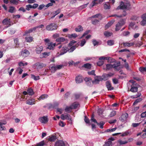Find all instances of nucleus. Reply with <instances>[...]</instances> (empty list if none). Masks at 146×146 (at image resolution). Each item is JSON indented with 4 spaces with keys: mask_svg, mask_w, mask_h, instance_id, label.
Here are the masks:
<instances>
[{
    "mask_svg": "<svg viewBox=\"0 0 146 146\" xmlns=\"http://www.w3.org/2000/svg\"><path fill=\"white\" fill-rule=\"evenodd\" d=\"M46 66V64L41 62H37L34 64L32 67L34 69L40 70Z\"/></svg>",
    "mask_w": 146,
    "mask_h": 146,
    "instance_id": "nucleus-1",
    "label": "nucleus"
},
{
    "mask_svg": "<svg viewBox=\"0 0 146 146\" xmlns=\"http://www.w3.org/2000/svg\"><path fill=\"white\" fill-rule=\"evenodd\" d=\"M58 26L55 23H51L46 27V29L49 31H52L56 30Z\"/></svg>",
    "mask_w": 146,
    "mask_h": 146,
    "instance_id": "nucleus-2",
    "label": "nucleus"
},
{
    "mask_svg": "<svg viewBox=\"0 0 146 146\" xmlns=\"http://www.w3.org/2000/svg\"><path fill=\"white\" fill-rule=\"evenodd\" d=\"M130 6V4L129 3H127L126 4H124V3L121 1L120 3V5L118 6L116 8L117 10H118L120 9H127L128 7H129Z\"/></svg>",
    "mask_w": 146,
    "mask_h": 146,
    "instance_id": "nucleus-3",
    "label": "nucleus"
},
{
    "mask_svg": "<svg viewBox=\"0 0 146 146\" xmlns=\"http://www.w3.org/2000/svg\"><path fill=\"white\" fill-rule=\"evenodd\" d=\"M113 75V74L111 73H109L108 74H104L102 76H101V79L102 81L104 80V81L108 80L109 78L112 76Z\"/></svg>",
    "mask_w": 146,
    "mask_h": 146,
    "instance_id": "nucleus-4",
    "label": "nucleus"
},
{
    "mask_svg": "<svg viewBox=\"0 0 146 146\" xmlns=\"http://www.w3.org/2000/svg\"><path fill=\"white\" fill-rule=\"evenodd\" d=\"M120 63L119 62L117 63L116 64H114L113 65H111V64H108L106 65V70H109L112 68L114 69H117L118 66H120Z\"/></svg>",
    "mask_w": 146,
    "mask_h": 146,
    "instance_id": "nucleus-5",
    "label": "nucleus"
},
{
    "mask_svg": "<svg viewBox=\"0 0 146 146\" xmlns=\"http://www.w3.org/2000/svg\"><path fill=\"white\" fill-rule=\"evenodd\" d=\"M85 121L87 123H88L89 125H92V129H95L96 128V127L94 124L93 123H96L94 121V120H90L89 119H84Z\"/></svg>",
    "mask_w": 146,
    "mask_h": 146,
    "instance_id": "nucleus-6",
    "label": "nucleus"
},
{
    "mask_svg": "<svg viewBox=\"0 0 146 146\" xmlns=\"http://www.w3.org/2000/svg\"><path fill=\"white\" fill-rule=\"evenodd\" d=\"M139 86L137 84H133L131 86V88L130 91L132 92H137L138 90V86Z\"/></svg>",
    "mask_w": 146,
    "mask_h": 146,
    "instance_id": "nucleus-7",
    "label": "nucleus"
},
{
    "mask_svg": "<svg viewBox=\"0 0 146 146\" xmlns=\"http://www.w3.org/2000/svg\"><path fill=\"white\" fill-rule=\"evenodd\" d=\"M100 81H102L101 79V76H97L95 77L94 80L92 81V82L93 84H99V82Z\"/></svg>",
    "mask_w": 146,
    "mask_h": 146,
    "instance_id": "nucleus-8",
    "label": "nucleus"
},
{
    "mask_svg": "<svg viewBox=\"0 0 146 146\" xmlns=\"http://www.w3.org/2000/svg\"><path fill=\"white\" fill-rule=\"evenodd\" d=\"M67 143L62 140H59L56 142L55 146H65Z\"/></svg>",
    "mask_w": 146,
    "mask_h": 146,
    "instance_id": "nucleus-9",
    "label": "nucleus"
},
{
    "mask_svg": "<svg viewBox=\"0 0 146 146\" xmlns=\"http://www.w3.org/2000/svg\"><path fill=\"white\" fill-rule=\"evenodd\" d=\"M84 80L86 82V84L89 86H92V79L90 78L86 77L84 79Z\"/></svg>",
    "mask_w": 146,
    "mask_h": 146,
    "instance_id": "nucleus-10",
    "label": "nucleus"
},
{
    "mask_svg": "<svg viewBox=\"0 0 146 146\" xmlns=\"http://www.w3.org/2000/svg\"><path fill=\"white\" fill-rule=\"evenodd\" d=\"M2 23L4 25H9L8 26H10L11 25L10 19L8 18L5 19L2 21Z\"/></svg>",
    "mask_w": 146,
    "mask_h": 146,
    "instance_id": "nucleus-11",
    "label": "nucleus"
},
{
    "mask_svg": "<svg viewBox=\"0 0 146 146\" xmlns=\"http://www.w3.org/2000/svg\"><path fill=\"white\" fill-rule=\"evenodd\" d=\"M29 52L26 49L23 50L21 52V55L24 57L27 56L29 55Z\"/></svg>",
    "mask_w": 146,
    "mask_h": 146,
    "instance_id": "nucleus-12",
    "label": "nucleus"
},
{
    "mask_svg": "<svg viewBox=\"0 0 146 146\" xmlns=\"http://www.w3.org/2000/svg\"><path fill=\"white\" fill-rule=\"evenodd\" d=\"M106 87L108 90H111L114 89L113 87L111 86L110 81H107L106 82Z\"/></svg>",
    "mask_w": 146,
    "mask_h": 146,
    "instance_id": "nucleus-13",
    "label": "nucleus"
},
{
    "mask_svg": "<svg viewBox=\"0 0 146 146\" xmlns=\"http://www.w3.org/2000/svg\"><path fill=\"white\" fill-rule=\"evenodd\" d=\"M75 81L77 84H80L83 81V78L81 76L79 75L76 77Z\"/></svg>",
    "mask_w": 146,
    "mask_h": 146,
    "instance_id": "nucleus-14",
    "label": "nucleus"
},
{
    "mask_svg": "<svg viewBox=\"0 0 146 146\" xmlns=\"http://www.w3.org/2000/svg\"><path fill=\"white\" fill-rule=\"evenodd\" d=\"M46 45L48 46L47 48H48L50 50H53L56 46V44L53 43L52 42H51L48 43Z\"/></svg>",
    "mask_w": 146,
    "mask_h": 146,
    "instance_id": "nucleus-15",
    "label": "nucleus"
},
{
    "mask_svg": "<svg viewBox=\"0 0 146 146\" xmlns=\"http://www.w3.org/2000/svg\"><path fill=\"white\" fill-rule=\"evenodd\" d=\"M68 51V48L66 46H64L60 50V55H63L66 53Z\"/></svg>",
    "mask_w": 146,
    "mask_h": 146,
    "instance_id": "nucleus-16",
    "label": "nucleus"
},
{
    "mask_svg": "<svg viewBox=\"0 0 146 146\" xmlns=\"http://www.w3.org/2000/svg\"><path fill=\"white\" fill-rule=\"evenodd\" d=\"M91 120H94V121L96 123L97 125L99 126V127L101 129H103V125L105 124V123L103 121H101L99 123L97 122V121L96 120V119H91Z\"/></svg>",
    "mask_w": 146,
    "mask_h": 146,
    "instance_id": "nucleus-17",
    "label": "nucleus"
},
{
    "mask_svg": "<svg viewBox=\"0 0 146 146\" xmlns=\"http://www.w3.org/2000/svg\"><path fill=\"white\" fill-rule=\"evenodd\" d=\"M43 49V47L42 46L38 47L36 48V52L38 54H40L41 53Z\"/></svg>",
    "mask_w": 146,
    "mask_h": 146,
    "instance_id": "nucleus-18",
    "label": "nucleus"
},
{
    "mask_svg": "<svg viewBox=\"0 0 146 146\" xmlns=\"http://www.w3.org/2000/svg\"><path fill=\"white\" fill-rule=\"evenodd\" d=\"M60 118L61 119H71L70 115L67 113L62 114Z\"/></svg>",
    "mask_w": 146,
    "mask_h": 146,
    "instance_id": "nucleus-19",
    "label": "nucleus"
},
{
    "mask_svg": "<svg viewBox=\"0 0 146 146\" xmlns=\"http://www.w3.org/2000/svg\"><path fill=\"white\" fill-rule=\"evenodd\" d=\"M114 22V21H111L109 22L105 26L106 29H108L112 25Z\"/></svg>",
    "mask_w": 146,
    "mask_h": 146,
    "instance_id": "nucleus-20",
    "label": "nucleus"
},
{
    "mask_svg": "<svg viewBox=\"0 0 146 146\" xmlns=\"http://www.w3.org/2000/svg\"><path fill=\"white\" fill-rule=\"evenodd\" d=\"M50 54V52H44L40 55V58H46Z\"/></svg>",
    "mask_w": 146,
    "mask_h": 146,
    "instance_id": "nucleus-21",
    "label": "nucleus"
},
{
    "mask_svg": "<svg viewBox=\"0 0 146 146\" xmlns=\"http://www.w3.org/2000/svg\"><path fill=\"white\" fill-rule=\"evenodd\" d=\"M35 101L34 99H31L27 100L26 102V103L28 104L31 105L35 104L34 102Z\"/></svg>",
    "mask_w": 146,
    "mask_h": 146,
    "instance_id": "nucleus-22",
    "label": "nucleus"
},
{
    "mask_svg": "<svg viewBox=\"0 0 146 146\" xmlns=\"http://www.w3.org/2000/svg\"><path fill=\"white\" fill-rule=\"evenodd\" d=\"M75 30L76 32H80L83 31V29L81 25H79L77 27L75 28Z\"/></svg>",
    "mask_w": 146,
    "mask_h": 146,
    "instance_id": "nucleus-23",
    "label": "nucleus"
},
{
    "mask_svg": "<svg viewBox=\"0 0 146 146\" xmlns=\"http://www.w3.org/2000/svg\"><path fill=\"white\" fill-rule=\"evenodd\" d=\"M82 67L87 69H90L91 68V65L89 63H86L82 66Z\"/></svg>",
    "mask_w": 146,
    "mask_h": 146,
    "instance_id": "nucleus-24",
    "label": "nucleus"
},
{
    "mask_svg": "<svg viewBox=\"0 0 146 146\" xmlns=\"http://www.w3.org/2000/svg\"><path fill=\"white\" fill-rule=\"evenodd\" d=\"M25 40L27 42H30L33 40V38L32 36H27L25 38Z\"/></svg>",
    "mask_w": 146,
    "mask_h": 146,
    "instance_id": "nucleus-25",
    "label": "nucleus"
},
{
    "mask_svg": "<svg viewBox=\"0 0 146 146\" xmlns=\"http://www.w3.org/2000/svg\"><path fill=\"white\" fill-rule=\"evenodd\" d=\"M78 104L76 102H75L72 104L71 105L73 109H76V108L78 106Z\"/></svg>",
    "mask_w": 146,
    "mask_h": 146,
    "instance_id": "nucleus-26",
    "label": "nucleus"
},
{
    "mask_svg": "<svg viewBox=\"0 0 146 146\" xmlns=\"http://www.w3.org/2000/svg\"><path fill=\"white\" fill-rule=\"evenodd\" d=\"M77 46L76 45L73 46L70 48V49L68 48V52H73L76 48Z\"/></svg>",
    "mask_w": 146,
    "mask_h": 146,
    "instance_id": "nucleus-27",
    "label": "nucleus"
},
{
    "mask_svg": "<svg viewBox=\"0 0 146 146\" xmlns=\"http://www.w3.org/2000/svg\"><path fill=\"white\" fill-rule=\"evenodd\" d=\"M92 17L93 18L98 17L100 20H101L103 18L102 15L100 14H98L95 15H94L92 16Z\"/></svg>",
    "mask_w": 146,
    "mask_h": 146,
    "instance_id": "nucleus-28",
    "label": "nucleus"
},
{
    "mask_svg": "<svg viewBox=\"0 0 146 146\" xmlns=\"http://www.w3.org/2000/svg\"><path fill=\"white\" fill-rule=\"evenodd\" d=\"M67 40V39H65L64 38L62 37H59L57 38L56 40V41L58 42H63Z\"/></svg>",
    "mask_w": 146,
    "mask_h": 146,
    "instance_id": "nucleus-29",
    "label": "nucleus"
},
{
    "mask_svg": "<svg viewBox=\"0 0 146 146\" xmlns=\"http://www.w3.org/2000/svg\"><path fill=\"white\" fill-rule=\"evenodd\" d=\"M104 8L105 9H110V4L109 2H107L104 5Z\"/></svg>",
    "mask_w": 146,
    "mask_h": 146,
    "instance_id": "nucleus-30",
    "label": "nucleus"
},
{
    "mask_svg": "<svg viewBox=\"0 0 146 146\" xmlns=\"http://www.w3.org/2000/svg\"><path fill=\"white\" fill-rule=\"evenodd\" d=\"M72 108L71 106H67L66 107L65 110L66 112H71Z\"/></svg>",
    "mask_w": 146,
    "mask_h": 146,
    "instance_id": "nucleus-31",
    "label": "nucleus"
},
{
    "mask_svg": "<svg viewBox=\"0 0 146 146\" xmlns=\"http://www.w3.org/2000/svg\"><path fill=\"white\" fill-rule=\"evenodd\" d=\"M27 92L28 94L30 95L31 96L34 94L33 90L31 88H29L27 90Z\"/></svg>",
    "mask_w": 146,
    "mask_h": 146,
    "instance_id": "nucleus-32",
    "label": "nucleus"
},
{
    "mask_svg": "<svg viewBox=\"0 0 146 146\" xmlns=\"http://www.w3.org/2000/svg\"><path fill=\"white\" fill-rule=\"evenodd\" d=\"M104 34L106 37H108L111 36L112 33L108 31H106L104 32Z\"/></svg>",
    "mask_w": 146,
    "mask_h": 146,
    "instance_id": "nucleus-33",
    "label": "nucleus"
},
{
    "mask_svg": "<svg viewBox=\"0 0 146 146\" xmlns=\"http://www.w3.org/2000/svg\"><path fill=\"white\" fill-rule=\"evenodd\" d=\"M103 111V109L99 108L97 110V113L98 115L101 116L102 115Z\"/></svg>",
    "mask_w": 146,
    "mask_h": 146,
    "instance_id": "nucleus-34",
    "label": "nucleus"
},
{
    "mask_svg": "<svg viewBox=\"0 0 146 146\" xmlns=\"http://www.w3.org/2000/svg\"><path fill=\"white\" fill-rule=\"evenodd\" d=\"M126 19H122L118 22L117 23H119V25L121 26H123L125 24V23Z\"/></svg>",
    "mask_w": 146,
    "mask_h": 146,
    "instance_id": "nucleus-35",
    "label": "nucleus"
},
{
    "mask_svg": "<svg viewBox=\"0 0 146 146\" xmlns=\"http://www.w3.org/2000/svg\"><path fill=\"white\" fill-rule=\"evenodd\" d=\"M123 45L125 46L130 47L134 45V43L125 42L123 43Z\"/></svg>",
    "mask_w": 146,
    "mask_h": 146,
    "instance_id": "nucleus-36",
    "label": "nucleus"
},
{
    "mask_svg": "<svg viewBox=\"0 0 146 146\" xmlns=\"http://www.w3.org/2000/svg\"><path fill=\"white\" fill-rule=\"evenodd\" d=\"M100 2V0H94L92 2V7H93L96 4H97Z\"/></svg>",
    "mask_w": 146,
    "mask_h": 146,
    "instance_id": "nucleus-37",
    "label": "nucleus"
},
{
    "mask_svg": "<svg viewBox=\"0 0 146 146\" xmlns=\"http://www.w3.org/2000/svg\"><path fill=\"white\" fill-rule=\"evenodd\" d=\"M14 40L16 47H18L19 46V44L18 39L17 38H15Z\"/></svg>",
    "mask_w": 146,
    "mask_h": 146,
    "instance_id": "nucleus-38",
    "label": "nucleus"
},
{
    "mask_svg": "<svg viewBox=\"0 0 146 146\" xmlns=\"http://www.w3.org/2000/svg\"><path fill=\"white\" fill-rule=\"evenodd\" d=\"M15 9V8L13 6H10L9 7L8 12L9 13H13L14 12Z\"/></svg>",
    "mask_w": 146,
    "mask_h": 146,
    "instance_id": "nucleus-39",
    "label": "nucleus"
},
{
    "mask_svg": "<svg viewBox=\"0 0 146 146\" xmlns=\"http://www.w3.org/2000/svg\"><path fill=\"white\" fill-rule=\"evenodd\" d=\"M122 26L119 25V23H117L116 25V28H115V31H119L121 29Z\"/></svg>",
    "mask_w": 146,
    "mask_h": 146,
    "instance_id": "nucleus-40",
    "label": "nucleus"
},
{
    "mask_svg": "<svg viewBox=\"0 0 146 146\" xmlns=\"http://www.w3.org/2000/svg\"><path fill=\"white\" fill-rule=\"evenodd\" d=\"M31 78L35 80H36L40 79L39 76H36L33 74H31Z\"/></svg>",
    "mask_w": 146,
    "mask_h": 146,
    "instance_id": "nucleus-41",
    "label": "nucleus"
},
{
    "mask_svg": "<svg viewBox=\"0 0 146 146\" xmlns=\"http://www.w3.org/2000/svg\"><path fill=\"white\" fill-rule=\"evenodd\" d=\"M128 117V114L126 113H124L121 115V119H127Z\"/></svg>",
    "mask_w": 146,
    "mask_h": 146,
    "instance_id": "nucleus-42",
    "label": "nucleus"
},
{
    "mask_svg": "<svg viewBox=\"0 0 146 146\" xmlns=\"http://www.w3.org/2000/svg\"><path fill=\"white\" fill-rule=\"evenodd\" d=\"M112 143L111 141L108 140V141L106 142L104 146H112Z\"/></svg>",
    "mask_w": 146,
    "mask_h": 146,
    "instance_id": "nucleus-43",
    "label": "nucleus"
},
{
    "mask_svg": "<svg viewBox=\"0 0 146 146\" xmlns=\"http://www.w3.org/2000/svg\"><path fill=\"white\" fill-rule=\"evenodd\" d=\"M139 70L141 72L143 73L146 72V68L141 67L139 68Z\"/></svg>",
    "mask_w": 146,
    "mask_h": 146,
    "instance_id": "nucleus-44",
    "label": "nucleus"
},
{
    "mask_svg": "<svg viewBox=\"0 0 146 146\" xmlns=\"http://www.w3.org/2000/svg\"><path fill=\"white\" fill-rule=\"evenodd\" d=\"M48 96L47 94H43L39 98V100H44L48 98Z\"/></svg>",
    "mask_w": 146,
    "mask_h": 146,
    "instance_id": "nucleus-45",
    "label": "nucleus"
},
{
    "mask_svg": "<svg viewBox=\"0 0 146 146\" xmlns=\"http://www.w3.org/2000/svg\"><path fill=\"white\" fill-rule=\"evenodd\" d=\"M19 0H11L10 2L14 5H17L19 3Z\"/></svg>",
    "mask_w": 146,
    "mask_h": 146,
    "instance_id": "nucleus-46",
    "label": "nucleus"
},
{
    "mask_svg": "<svg viewBox=\"0 0 146 146\" xmlns=\"http://www.w3.org/2000/svg\"><path fill=\"white\" fill-rule=\"evenodd\" d=\"M68 36L69 38H75L77 36V35L76 34L73 33L71 35H68Z\"/></svg>",
    "mask_w": 146,
    "mask_h": 146,
    "instance_id": "nucleus-47",
    "label": "nucleus"
},
{
    "mask_svg": "<svg viewBox=\"0 0 146 146\" xmlns=\"http://www.w3.org/2000/svg\"><path fill=\"white\" fill-rule=\"evenodd\" d=\"M76 42L74 40H72L70 41V43L68 45V47H70L73 46V45Z\"/></svg>",
    "mask_w": 146,
    "mask_h": 146,
    "instance_id": "nucleus-48",
    "label": "nucleus"
},
{
    "mask_svg": "<svg viewBox=\"0 0 146 146\" xmlns=\"http://www.w3.org/2000/svg\"><path fill=\"white\" fill-rule=\"evenodd\" d=\"M39 121L42 123H46L48 121V119H38Z\"/></svg>",
    "mask_w": 146,
    "mask_h": 146,
    "instance_id": "nucleus-49",
    "label": "nucleus"
},
{
    "mask_svg": "<svg viewBox=\"0 0 146 146\" xmlns=\"http://www.w3.org/2000/svg\"><path fill=\"white\" fill-rule=\"evenodd\" d=\"M60 12V9H58L57 10L53 11L52 13V14H54L56 15H57Z\"/></svg>",
    "mask_w": 146,
    "mask_h": 146,
    "instance_id": "nucleus-50",
    "label": "nucleus"
},
{
    "mask_svg": "<svg viewBox=\"0 0 146 146\" xmlns=\"http://www.w3.org/2000/svg\"><path fill=\"white\" fill-rule=\"evenodd\" d=\"M108 44L109 46H111L114 44V42L112 40H110L107 41Z\"/></svg>",
    "mask_w": 146,
    "mask_h": 146,
    "instance_id": "nucleus-51",
    "label": "nucleus"
},
{
    "mask_svg": "<svg viewBox=\"0 0 146 146\" xmlns=\"http://www.w3.org/2000/svg\"><path fill=\"white\" fill-rule=\"evenodd\" d=\"M142 100V99L141 98L137 99L133 103V105H135L136 104H137L138 102H139L141 101Z\"/></svg>",
    "mask_w": 146,
    "mask_h": 146,
    "instance_id": "nucleus-52",
    "label": "nucleus"
},
{
    "mask_svg": "<svg viewBox=\"0 0 146 146\" xmlns=\"http://www.w3.org/2000/svg\"><path fill=\"white\" fill-rule=\"evenodd\" d=\"M117 129V127H115L113 128L107 129L105 131V132H113L115 131Z\"/></svg>",
    "mask_w": 146,
    "mask_h": 146,
    "instance_id": "nucleus-53",
    "label": "nucleus"
},
{
    "mask_svg": "<svg viewBox=\"0 0 146 146\" xmlns=\"http://www.w3.org/2000/svg\"><path fill=\"white\" fill-rule=\"evenodd\" d=\"M56 137L55 136H52L49 138L48 140L50 141H54L56 139Z\"/></svg>",
    "mask_w": 146,
    "mask_h": 146,
    "instance_id": "nucleus-54",
    "label": "nucleus"
},
{
    "mask_svg": "<svg viewBox=\"0 0 146 146\" xmlns=\"http://www.w3.org/2000/svg\"><path fill=\"white\" fill-rule=\"evenodd\" d=\"M109 58H108V57H104V56H101L99 58V60H109Z\"/></svg>",
    "mask_w": 146,
    "mask_h": 146,
    "instance_id": "nucleus-55",
    "label": "nucleus"
},
{
    "mask_svg": "<svg viewBox=\"0 0 146 146\" xmlns=\"http://www.w3.org/2000/svg\"><path fill=\"white\" fill-rule=\"evenodd\" d=\"M116 114V111L114 110H113L110 113L109 116L110 117H112L115 116Z\"/></svg>",
    "mask_w": 146,
    "mask_h": 146,
    "instance_id": "nucleus-56",
    "label": "nucleus"
},
{
    "mask_svg": "<svg viewBox=\"0 0 146 146\" xmlns=\"http://www.w3.org/2000/svg\"><path fill=\"white\" fill-rule=\"evenodd\" d=\"M100 20L94 19L92 21V23L94 25H96L97 23L99 22Z\"/></svg>",
    "mask_w": 146,
    "mask_h": 146,
    "instance_id": "nucleus-57",
    "label": "nucleus"
},
{
    "mask_svg": "<svg viewBox=\"0 0 146 146\" xmlns=\"http://www.w3.org/2000/svg\"><path fill=\"white\" fill-rule=\"evenodd\" d=\"M141 95V94L138 93L135 95L132 96H131V98H135L140 97Z\"/></svg>",
    "mask_w": 146,
    "mask_h": 146,
    "instance_id": "nucleus-58",
    "label": "nucleus"
},
{
    "mask_svg": "<svg viewBox=\"0 0 146 146\" xmlns=\"http://www.w3.org/2000/svg\"><path fill=\"white\" fill-rule=\"evenodd\" d=\"M130 34V32L128 31H124L122 33V35L123 36H127Z\"/></svg>",
    "mask_w": 146,
    "mask_h": 146,
    "instance_id": "nucleus-59",
    "label": "nucleus"
},
{
    "mask_svg": "<svg viewBox=\"0 0 146 146\" xmlns=\"http://www.w3.org/2000/svg\"><path fill=\"white\" fill-rule=\"evenodd\" d=\"M31 8H33L32 7V5H26V9L28 10L29 11L30 10V9Z\"/></svg>",
    "mask_w": 146,
    "mask_h": 146,
    "instance_id": "nucleus-60",
    "label": "nucleus"
},
{
    "mask_svg": "<svg viewBox=\"0 0 146 146\" xmlns=\"http://www.w3.org/2000/svg\"><path fill=\"white\" fill-rule=\"evenodd\" d=\"M104 63V62L103 61H99L97 63V64L98 66H102Z\"/></svg>",
    "mask_w": 146,
    "mask_h": 146,
    "instance_id": "nucleus-61",
    "label": "nucleus"
},
{
    "mask_svg": "<svg viewBox=\"0 0 146 146\" xmlns=\"http://www.w3.org/2000/svg\"><path fill=\"white\" fill-rule=\"evenodd\" d=\"M118 141L120 145L125 144L128 143L127 141H122L121 140H119Z\"/></svg>",
    "mask_w": 146,
    "mask_h": 146,
    "instance_id": "nucleus-62",
    "label": "nucleus"
},
{
    "mask_svg": "<svg viewBox=\"0 0 146 146\" xmlns=\"http://www.w3.org/2000/svg\"><path fill=\"white\" fill-rule=\"evenodd\" d=\"M88 74L90 75H96V74H95V71L94 70H92L91 71L88 72Z\"/></svg>",
    "mask_w": 146,
    "mask_h": 146,
    "instance_id": "nucleus-63",
    "label": "nucleus"
},
{
    "mask_svg": "<svg viewBox=\"0 0 146 146\" xmlns=\"http://www.w3.org/2000/svg\"><path fill=\"white\" fill-rule=\"evenodd\" d=\"M90 32V31L88 30L86 31L85 33L83 34L82 36L80 38H83L84 36L88 34Z\"/></svg>",
    "mask_w": 146,
    "mask_h": 146,
    "instance_id": "nucleus-64",
    "label": "nucleus"
}]
</instances>
